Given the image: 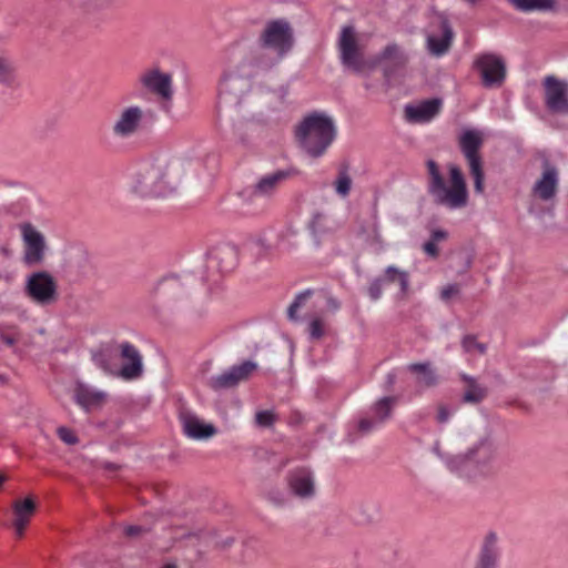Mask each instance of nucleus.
Listing matches in <instances>:
<instances>
[{"mask_svg": "<svg viewBox=\"0 0 568 568\" xmlns=\"http://www.w3.org/2000/svg\"><path fill=\"white\" fill-rule=\"evenodd\" d=\"M229 55L230 64L219 85V103L237 106L251 89V79L264 70L246 53L245 41L236 42Z\"/></svg>", "mask_w": 568, "mask_h": 568, "instance_id": "f257e3e1", "label": "nucleus"}, {"mask_svg": "<svg viewBox=\"0 0 568 568\" xmlns=\"http://www.w3.org/2000/svg\"><path fill=\"white\" fill-rule=\"evenodd\" d=\"M294 37L290 23L284 19L266 23L254 48L246 45V53L263 69L277 64L293 48Z\"/></svg>", "mask_w": 568, "mask_h": 568, "instance_id": "f03ea898", "label": "nucleus"}, {"mask_svg": "<svg viewBox=\"0 0 568 568\" xmlns=\"http://www.w3.org/2000/svg\"><path fill=\"white\" fill-rule=\"evenodd\" d=\"M174 164L168 163L165 159L139 162L131 178L132 191L143 197L172 194L178 186V179L170 173V168Z\"/></svg>", "mask_w": 568, "mask_h": 568, "instance_id": "7ed1b4c3", "label": "nucleus"}, {"mask_svg": "<svg viewBox=\"0 0 568 568\" xmlns=\"http://www.w3.org/2000/svg\"><path fill=\"white\" fill-rule=\"evenodd\" d=\"M426 165L429 175L428 193L434 202L449 210L465 207L468 202V191L460 169L455 164L448 166L450 185L447 186L437 163L428 160Z\"/></svg>", "mask_w": 568, "mask_h": 568, "instance_id": "20e7f679", "label": "nucleus"}, {"mask_svg": "<svg viewBox=\"0 0 568 568\" xmlns=\"http://www.w3.org/2000/svg\"><path fill=\"white\" fill-rule=\"evenodd\" d=\"M296 138L308 155L318 158L335 140L336 125L327 113L314 111L301 121Z\"/></svg>", "mask_w": 568, "mask_h": 568, "instance_id": "39448f33", "label": "nucleus"}, {"mask_svg": "<svg viewBox=\"0 0 568 568\" xmlns=\"http://www.w3.org/2000/svg\"><path fill=\"white\" fill-rule=\"evenodd\" d=\"M397 397L385 396L375 402L365 416L348 424L347 440L354 443L361 437L368 436L379 429L390 417Z\"/></svg>", "mask_w": 568, "mask_h": 568, "instance_id": "423d86ee", "label": "nucleus"}, {"mask_svg": "<svg viewBox=\"0 0 568 568\" xmlns=\"http://www.w3.org/2000/svg\"><path fill=\"white\" fill-rule=\"evenodd\" d=\"M23 292L38 306H49L59 298L57 280L48 271H36L27 275Z\"/></svg>", "mask_w": 568, "mask_h": 568, "instance_id": "0eeeda50", "label": "nucleus"}, {"mask_svg": "<svg viewBox=\"0 0 568 568\" xmlns=\"http://www.w3.org/2000/svg\"><path fill=\"white\" fill-rule=\"evenodd\" d=\"M483 142V132L477 129H465L459 136V146L468 162L469 172L474 179V189L478 194L484 192V171L479 155Z\"/></svg>", "mask_w": 568, "mask_h": 568, "instance_id": "6e6552de", "label": "nucleus"}, {"mask_svg": "<svg viewBox=\"0 0 568 568\" xmlns=\"http://www.w3.org/2000/svg\"><path fill=\"white\" fill-rule=\"evenodd\" d=\"M139 82L143 89L156 97L162 111L171 113L174 97L171 73L163 72L159 68L148 69L140 74Z\"/></svg>", "mask_w": 568, "mask_h": 568, "instance_id": "1a4fd4ad", "label": "nucleus"}, {"mask_svg": "<svg viewBox=\"0 0 568 568\" xmlns=\"http://www.w3.org/2000/svg\"><path fill=\"white\" fill-rule=\"evenodd\" d=\"M144 122L145 111L142 106L124 105L118 111L111 124V134L116 140H130L143 130Z\"/></svg>", "mask_w": 568, "mask_h": 568, "instance_id": "9d476101", "label": "nucleus"}, {"mask_svg": "<svg viewBox=\"0 0 568 568\" xmlns=\"http://www.w3.org/2000/svg\"><path fill=\"white\" fill-rule=\"evenodd\" d=\"M473 68L480 75L485 88H499L505 81L506 65L498 54L491 52L477 54Z\"/></svg>", "mask_w": 568, "mask_h": 568, "instance_id": "9b49d317", "label": "nucleus"}, {"mask_svg": "<svg viewBox=\"0 0 568 568\" xmlns=\"http://www.w3.org/2000/svg\"><path fill=\"white\" fill-rule=\"evenodd\" d=\"M236 261L237 252L234 246L223 244L213 247L206 254V272L201 274L200 281L202 284L209 281L215 282V274L231 272L235 267Z\"/></svg>", "mask_w": 568, "mask_h": 568, "instance_id": "f8f14e48", "label": "nucleus"}, {"mask_svg": "<svg viewBox=\"0 0 568 568\" xmlns=\"http://www.w3.org/2000/svg\"><path fill=\"white\" fill-rule=\"evenodd\" d=\"M337 48L341 62L345 68L357 73L363 71L365 60L353 26L342 27L337 40Z\"/></svg>", "mask_w": 568, "mask_h": 568, "instance_id": "ddd939ff", "label": "nucleus"}, {"mask_svg": "<svg viewBox=\"0 0 568 568\" xmlns=\"http://www.w3.org/2000/svg\"><path fill=\"white\" fill-rule=\"evenodd\" d=\"M544 101L548 111L555 114H568V82L547 75L544 81Z\"/></svg>", "mask_w": 568, "mask_h": 568, "instance_id": "4468645a", "label": "nucleus"}, {"mask_svg": "<svg viewBox=\"0 0 568 568\" xmlns=\"http://www.w3.org/2000/svg\"><path fill=\"white\" fill-rule=\"evenodd\" d=\"M202 284L193 272L164 277L158 285V293L168 302H175L187 295V288Z\"/></svg>", "mask_w": 568, "mask_h": 568, "instance_id": "2eb2a0df", "label": "nucleus"}, {"mask_svg": "<svg viewBox=\"0 0 568 568\" xmlns=\"http://www.w3.org/2000/svg\"><path fill=\"white\" fill-rule=\"evenodd\" d=\"M295 174V170L285 169L263 175L255 183L253 189L243 190L240 196L247 203H253L256 197H268L273 195L277 187L288 178Z\"/></svg>", "mask_w": 568, "mask_h": 568, "instance_id": "dca6fc26", "label": "nucleus"}, {"mask_svg": "<svg viewBox=\"0 0 568 568\" xmlns=\"http://www.w3.org/2000/svg\"><path fill=\"white\" fill-rule=\"evenodd\" d=\"M21 236L24 244L23 261L28 266L39 265L43 262L45 255V240L30 223L20 226Z\"/></svg>", "mask_w": 568, "mask_h": 568, "instance_id": "f3484780", "label": "nucleus"}, {"mask_svg": "<svg viewBox=\"0 0 568 568\" xmlns=\"http://www.w3.org/2000/svg\"><path fill=\"white\" fill-rule=\"evenodd\" d=\"M257 364L252 361H244L233 365L220 374L209 378L207 385L215 392L232 388L240 382L245 381L256 369Z\"/></svg>", "mask_w": 568, "mask_h": 568, "instance_id": "a211bd4d", "label": "nucleus"}, {"mask_svg": "<svg viewBox=\"0 0 568 568\" xmlns=\"http://www.w3.org/2000/svg\"><path fill=\"white\" fill-rule=\"evenodd\" d=\"M122 365L119 367L118 377L124 381H134L143 375V357L140 351L130 342L124 341L118 345Z\"/></svg>", "mask_w": 568, "mask_h": 568, "instance_id": "6ab92c4d", "label": "nucleus"}, {"mask_svg": "<svg viewBox=\"0 0 568 568\" xmlns=\"http://www.w3.org/2000/svg\"><path fill=\"white\" fill-rule=\"evenodd\" d=\"M558 184V169L554 164H550L547 160H544L542 173L534 183L531 187V195L536 200L550 203L557 195Z\"/></svg>", "mask_w": 568, "mask_h": 568, "instance_id": "aec40b11", "label": "nucleus"}, {"mask_svg": "<svg viewBox=\"0 0 568 568\" xmlns=\"http://www.w3.org/2000/svg\"><path fill=\"white\" fill-rule=\"evenodd\" d=\"M438 458L450 473L460 478L470 480L478 477L469 450L456 455L438 453Z\"/></svg>", "mask_w": 568, "mask_h": 568, "instance_id": "412c9836", "label": "nucleus"}, {"mask_svg": "<svg viewBox=\"0 0 568 568\" xmlns=\"http://www.w3.org/2000/svg\"><path fill=\"white\" fill-rule=\"evenodd\" d=\"M443 105L440 99H429L417 104L405 105V118L410 123H428L439 112Z\"/></svg>", "mask_w": 568, "mask_h": 568, "instance_id": "4be33fe9", "label": "nucleus"}, {"mask_svg": "<svg viewBox=\"0 0 568 568\" xmlns=\"http://www.w3.org/2000/svg\"><path fill=\"white\" fill-rule=\"evenodd\" d=\"M288 487L293 495L298 498H311L315 494V483L310 469L300 468L290 473Z\"/></svg>", "mask_w": 568, "mask_h": 568, "instance_id": "5701e85b", "label": "nucleus"}, {"mask_svg": "<svg viewBox=\"0 0 568 568\" xmlns=\"http://www.w3.org/2000/svg\"><path fill=\"white\" fill-rule=\"evenodd\" d=\"M438 22H439V28H440L442 34L436 36V34L429 33L426 39L427 49L435 57H442L448 51V49L452 44L453 37H454L453 29H452L450 23L446 17H444L443 14H439Z\"/></svg>", "mask_w": 568, "mask_h": 568, "instance_id": "b1692460", "label": "nucleus"}, {"mask_svg": "<svg viewBox=\"0 0 568 568\" xmlns=\"http://www.w3.org/2000/svg\"><path fill=\"white\" fill-rule=\"evenodd\" d=\"M181 423L184 434L192 439H206L216 433V428L212 424L202 422L196 415L190 412H183L181 414Z\"/></svg>", "mask_w": 568, "mask_h": 568, "instance_id": "393cba45", "label": "nucleus"}, {"mask_svg": "<svg viewBox=\"0 0 568 568\" xmlns=\"http://www.w3.org/2000/svg\"><path fill=\"white\" fill-rule=\"evenodd\" d=\"M116 351H119L118 347L115 348L112 344L101 345L91 349V361L103 373L118 377Z\"/></svg>", "mask_w": 568, "mask_h": 568, "instance_id": "a878e982", "label": "nucleus"}, {"mask_svg": "<svg viewBox=\"0 0 568 568\" xmlns=\"http://www.w3.org/2000/svg\"><path fill=\"white\" fill-rule=\"evenodd\" d=\"M477 476L486 474L487 468L496 458V448L488 439H481L469 449Z\"/></svg>", "mask_w": 568, "mask_h": 568, "instance_id": "bb28decb", "label": "nucleus"}, {"mask_svg": "<svg viewBox=\"0 0 568 568\" xmlns=\"http://www.w3.org/2000/svg\"><path fill=\"white\" fill-rule=\"evenodd\" d=\"M499 557L498 538L495 532H489L483 541L475 568H497Z\"/></svg>", "mask_w": 568, "mask_h": 568, "instance_id": "cd10ccee", "label": "nucleus"}, {"mask_svg": "<svg viewBox=\"0 0 568 568\" xmlns=\"http://www.w3.org/2000/svg\"><path fill=\"white\" fill-rule=\"evenodd\" d=\"M12 509L14 517L12 525L16 535L21 537L36 511V501L32 497H27L22 500H16L12 505Z\"/></svg>", "mask_w": 568, "mask_h": 568, "instance_id": "c85d7f7f", "label": "nucleus"}, {"mask_svg": "<svg viewBox=\"0 0 568 568\" xmlns=\"http://www.w3.org/2000/svg\"><path fill=\"white\" fill-rule=\"evenodd\" d=\"M106 397V394L97 388L90 387L84 384H79L74 392V400L85 412L101 405Z\"/></svg>", "mask_w": 568, "mask_h": 568, "instance_id": "c756f323", "label": "nucleus"}, {"mask_svg": "<svg viewBox=\"0 0 568 568\" xmlns=\"http://www.w3.org/2000/svg\"><path fill=\"white\" fill-rule=\"evenodd\" d=\"M118 0H84L81 4L88 19L97 23L104 17V12L113 8Z\"/></svg>", "mask_w": 568, "mask_h": 568, "instance_id": "7c9ffc66", "label": "nucleus"}, {"mask_svg": "<svg viewBox=\"0 0 568 568\" xmlns=\"http://www.w3.org/2000/svg\"><path fill=\"white\" fill-rule=\"evenodd\" d=\"M508 2L521 12H546L552 11L556 7V0H508Z\"/></svg>", "mask_w": 568, "mask_h": 568, "instance_id": "2f4dec72", "label": "nucleus"}, {"mask_svg": "<svg viewBox=\"0 0 568 568\" xmlns=\"http://www.w3.org/2000/svg\"><path fill=\"white\" fill-rule=\"evenodd\" d=\"M407 369L417 375L416 383L420 386L430 387L437 383V376L428 363L409 364Z\"/></svg>", "mask_w": 568, "mask_h": 568, "instance_id": "473e14b6", "label": "nucleus"}, {"mask_svg": "<svg viewBox=\"0 0 568 568\" xmlns=\"http://www.w3.org/2000/svg\"><path fill=\"white\" fill-rule=\"evenodd\" d=\"M359 236L363 241L375 248H382V239L377 219H372L366 225L359 230Z\"/></svg>", "mask_w": 568, "mask_h": 568, "instance_id": "72a5a7b5", "label": "nucleus"}, {"mask_svg": "<svg viewBox=\"0 0 568 568\" xmlns=\"http://www.w3.org/2000/svg\"><path fill=\"white\" fill-rule=\"evenodd\" d=\"M463 379L467 383V389L463 396V402L470 404L481 402L486 396V389L477 384L476 379L470 376L463 375Z\"/></svg>", "mask_w": 568, "mask_h": 568, "instance_id": "f704fd0d", "label": "nucleus"}, {"mask_svg": "<svg viewBox=\"0 0 568 568\" xmlns=\"http://www.w3.org/2000/svg\"><path fill=\"white\" fill-rule=\"evenodd\" d=\"M383 283H392L395 281H398L400 286V292L405 294L408 291L409 286V277L408 274L405 271H400L396 266H387L385 270V274L383 277Z\"/></svg>", "mask_w": 568, "mask_h": 568, "instance_id": "c9c22d12", "label": "nucleus"}, {"mask_svg": "<svg viewBox=\"0 0 568 568\" xmlns=\"http://www.w3.org/2000/svg\"><path fill=\"white\" fill-rule=\"evenodd\" d=\"M352 178L347 166H342L338 170L336 180L334 181V189L337 195L341 197H347L352 189Z\"/></svg>", "mask_w": 568, "mask_h": 568, "instance_id": "e433bc0d", "label": "nucleus"}, {"mask_svg": "<svg viewBox=\"0 0 568 568\" xmlns=\"http://www.w3.org/2000/svg\"><path fill=\"white\" fill-rule=\"evenodd\" d=\"M16 80L14 62L6 57L0 55V84L9 85Z\"/></svg>", "mask_w": 568, "mask_h": 568, "instance_id": "4c0bfd02", "label": "nucleus"}, {"mask_svg": "<svg viewBox=\"0 0 568 568\" xmlns=\"http://www.w3.org/2000/svg\"><path fill=\"white\" fill-rule=\"evenodd\" d=\"M402 53L397 44L389 43L385 49L376 55L375 63L383 61H398L400 60Z\"/></svg>", "mask_w": 568, "mask_h": 568, "instance_id": "58836bf2", "label": "nucleus"}, {"mask_svg": "<svg viewBox=\"0 0 568 568\" xmlns=\"http://www.w3.org/2000/svg\"><path fill=\"white\" fill-rule=\"evenodd\" d=\"M311 294L312 292L307 290L296 295L295 300L292 302L287 310V315L290 320H297V311L306 302Z\"/></svg>", "mask_w": 568, "mask_h": 568, "instance_id": "ea45409f", "label": "nucleus"}, {"mask_svg": "<svg viewBox=\"0 0 568 568\" xmlns=\"http://www.w3.org/2000/svg\"><path fill=\"white\" fill-rule=\"evenodd\" d=\"M275 420V415L272 410H261L255 415V422L261 427H270Z\"/></svg>", "mask_w": 568, "mask_h": 568, "instance_id": "a19ab883", "label": "nucleus"}, {"mask_svg": "<svg viewBox=\"0 0 568 568\" xmlns=\"http://www.w3.org/2000/svg\"><path fill=\"white\" fill-rule=\"evenodd\" d=\"M462 344L466 352L477 351L479 354H483L486 349L485 345L478 343L474 336H466Z\"/></svg>", "mask_w": 568, "mask_h": 568, "instance_id": "79ce46f5", "label": "nucleus"}, {"mask_svg": "<svg viewBox=\"0 0 568 568\" xmlns=\"http://www.w3.org/2000/svg\"><path fill=\"white\" fill-rule=\"evenodd\" d=\"M383 284V280L379 277L371 282L368 286V295L372 301H378L381 298Z\"/></svg>", "mask_w": 568, "mask_h": 568, "instance_id": "37998d69", "label": "nucleus"}, {"mask_svg": "<svg viewBox=\"0 0 568 568\" xmlns=\"http://www.w3.org/2000/svg\"><path fill=\"white\" fill-rule=\"evenodd\" d=\"M58 436L59 438L68 444V445H74L78 443V437L75 436V434L68 427H59L58 430Z\"/></svg>", "mask_w": 568, "mask_h": 568, "instance_id": "c03bdc74", "label": "nucleus"}, {"mask_svg": "<svg viewBox=\"0 0 568 568\" xmlns=\"http://www.w3.org/2000/svg\"><path fill=\"white\" fill-rule=\"evenodd\" d=\"M324 334L323 325L321 320L314 318L310 323V335L312 338H320Z\"/></svg>", "mask_w": 568, "mask_h": 568, "instance_id": "a18cd8bd", "label": "nucleus"}, {"mask_svg": "<svg viewBox=\"0 0 568 568\" xmlns=\"http://www.w3.org/2000/svg\"><path fill=\"white\" fill-rule=\"evenodd\" d=\"M459 293V287L457 284H449L445 286L440 292V297L443 301L447 302L453 296H456Z\"/></svg>", "mask_w": 568, "mask_h": 568, "instance_id": "49530a36", "label": "nucleus"}, {"mask_svg": "<svg viewBox=\"0 0 568 568\" xmlns=\"http://www.w3.org/2000/svg\"><path fill=\"white\" fill-rule=\"evenodd\" d=\"M423 250L428 256H430L433 258L437 257V255H438V248L434 241L429 240L426 243H424Z\"/></svg>", "mask_w": 568, "mask_h": 568, "instance_id": "de8ad7c7", "label": "nucleus"}, {"mask_svg": "<svg viewBox=\"0 0 568 568\" xmlns=\"http://www.w3.org/2000/svg\"><path fill=\"white\" fill-rule=\"evenodd\" d=\"M447 237V232L444 230H435L432 232L430 241L435 243L443 241Z\"/></svg>", "mask_w": 568, "mask_h": 568, "instance_id": "09e8293b", "label": "nucleus"}, {"mask_svg": "<svg viewBox=\"0 0 568 568\" xmlns=\"http://www.w3.org/2000/svg\"><path fill=\"white\" fill-rule=\"evenodd\" d=\"M450 417V412L446 407H440L438 410L437 419L439 423H447Z\"/></svg>", "mask_w": 568, "mask_h": 568, "instance_id": "8fccbe9b", "label": "nucleus"}, {"mask_svg": "<svg viewBox=\"0 0 568 568\" xmlns=\"http://www.w3.org/2000/svg\"><path fill=\"white\" fill-rule=\"evenodd\" d=\"M142 531V527L141 526H136V525H130L125 528V534L128 536H136L139 535L140 532Z\"/></svg>", "mask_w": 568, "mask_h": 568, "instance_id": "3c124183", "label": "nucleus"}, {"mask_svg": "<svg viewBox=\"0 0 568 568\" xmlns=\"http://www.w3.org/2000/svg\"><path fill=\"white\" fill-rule=\"evenodd\" d=\"M326 304H327V307L331 311H333V312H336L339 308V306H341L339 302L336 298L332 297V296H329L327 298Z\"/></svg>", "mask_w": 568, "mask_h": 568, "instance_id": "603ef678", "label": "nucleus"}, {"mask_svg": "<svg viewBox=\"0 0 568 568\" xmlns=\"http://www.w3.org/2000/svg\"><path fill=\"white\" fill-rule=\"evenodd\" d=\"M161 568H178V565L174 561L164 562Z\"/></svg>", "mask_w": 568, "mask_h": 568, "instance_id": "864d4df0", "label": "nucleus"}, {"mask_svg": "<svg viewBox=\"0 0 568 568\" xmlns=\"http://www.w3.org/2000/svg\"><path fill=\"white\" fill-rule=\"evenodd\" d=\"M2 341L9 345V346H12L14 344V339L12 337H9V336H3L2 337Z\"/></svg>", "mask_w": 568, "mask_h": 568, "instance_id": "5fc2aeb1", "label": "nucleus"}, {"mask_svg": "<svg viewBox=\"0 0 568 568\" xmlns=\"http://www.w3.org/2000/svg\"><path fill=\"white\" fill-rule=\"evenodd\" d=\"M95 568H121L120 566H116V565H109V564H103V565H99L98 567Z\"/></svg>", "mask_w": 568, "mask_h": 568, "instance_id": "6e6d98bb", "label": "nucleus"}, {"mask_svg": "<svg viewBox=\"0 0 568 568\" xmlns=\"http://www.w3.org/2000/svg\"><path fill=\"white\" fill-rule=\"evenodd\" d=\"M387 381H388L389 385H393L395 383V375L394 374H388L387 375Z\"/></svg>", "mask_w": 568, "mask_h": 568, "instance_id": "4d7b16f0", "label": "nucleus"}, {"mask_svg": "<svg viewBox=\"0 0 568 568\" xmlns=\"http://www.w3.org/2000/svg\"><path fill=\"white\" fill-rule=\"evenodd\" d=\"M433 452L436 454V456L438 457V453H443L440 449H439V444L436 443L433 447Z\"/></svg>", "mask_w": 568, "mask_h": 568, "instance_id": "13d9d810", "label": "nucleus"}, {"mask_svg": "<svg viewBox=\"0 0 568 568\" xmlns=\"http://www.w3.org/2000/svg\"><path fill=\"white\" fill-rule=\"evenodd\" d=\"M6 480V477L0 474V485Z\"/></svg>", "mask_w": 568, "mask_h": 568, "instance_id": "bf43d9fd", "label": "nucleus"}, {"mask_svg": "<svg viewBox=\"0 0 568 568\" xmlns=\"http://www.w3.org/2000/svg\"><path fill=\"white\" fill-rule=\"evenodd\" d=\"M469 3H475L477 0H466Z\"/></svg>", "mask_w": 568, "mask_h": 568, "instance_id": "052dcab7", "label": "nucleus"}]
</instances>
